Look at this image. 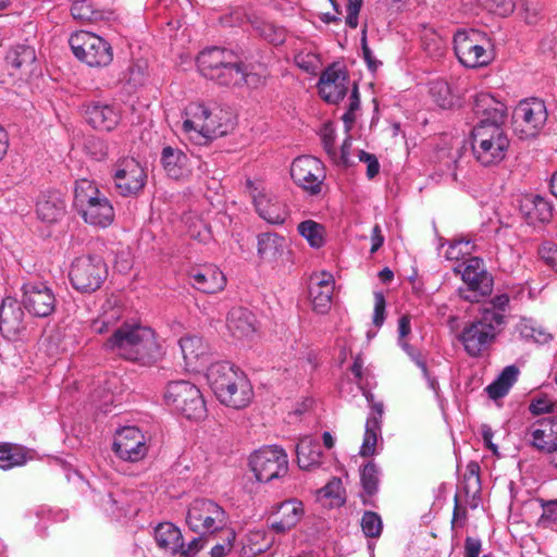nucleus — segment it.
<instances>
[{"instance_id": "f257e3e1", "label": "nucleus", "mask_w": 557, "mask_h": 557, "mask_svg": "<svg viewBox=\"0 0 557 557\" xmlns=\"http://www.w3.org/2000/svg\"><path fill=\"white\" fill-rule=\"evenodd\" d=\"M121 308L110 307L95 320L90 329L94 333L103 334L112 331L104 347L123 359L150 364L161 356V347L154 331L140 324L123 323L116 326L121 319Z\"/></svg>"}, {"instance_id": "f03ea898", "label": "nucleus", "mask_w": 557, "mask_h": 557, "mask_svg": "<svg viewBox=\"0 0 557 557\" xmlns=\"http://www.w3.org/2000/svg\"><path fill=\"white\" fill-rule=\"evenodd\" d=\"M197 62L200 73L221 86L257 87L263 82L260 75L247 72L242 58L226 48H208L200 52Z\"/></svg>"}, {"instance_id": "7ed1b4c3", "label": "nucleus", "mask_w": 557, "mask_h": 557, "mask_svg": "<svg viewBox=\"0 0 557 557\" xmlns=\"http://www.w3.org/2000/svg\"><path fill=\"white\" fill-rule=\"evenodd\" d=\"M73 206L90 225L104 228L114 221V209L110 200L89 180L76 181Z\"/></svg>"}, {"instance_id": "20e7f679", "label": "nucleus", "mask_w": 557, "mask_h": 557, "mask_svg": "<svg viewBox=\"0 0 557 557\" xmlns=\"http://www.w3.org/2000/svg\"><path fill=\"white\" fill-rule=\"evenodd\" d=\"M502 331V318L486 311L468 322L458 334V339L468 356L478 358L490 349Z\"/></svg>"}, {"instance_id": "39448f33", "label": "nucleus", "mask_w": 557, "mask_h": 557, "mask_svg": "<svg viewBox=\"0 0 557 557\" xmlns=\"http://www.w3.org/2000/svg\"><path fill=\"white\" fill-rule=\"evenodd\" d=\"M474 158L484 166L502 162L509 148V139L503 126L475 125L471 133Z\"/></svg>"}, {"instance_id": "423d86ee", "label": "nucleus", "mask_w": 557, "mask_h": 557, "mask_svg": "<svg viewBox=\"0 0 557 557\" xmlns=\"http://www.w3.org/2000/svg\"><path fill=\"white\" fill-rule=\"evenodd\" d=\"M183 132L197 145H207L226 132L218 115L200 102H191L184 110Z\"/></svg>"}, {"instance_id": "0eeeda50", "label": "nucleus", "mask_w": 557, "mask_h": 557, "mask_svg": "<svg viewBox=\"0 0 557 557\" xmlns=\"http://www.w3.org/2000/svg\"><path fill=\"white\" fill-rule=\"evenodd\" d=\"M185 521L191 532L211 536L226 528L227 513L216 502L197 498L189 504Z\"/></svg>"}, {"instance_id": "6e6552de", "label": "nucleus", "mask_w": 557, "mask_h": 557, "mask_svg": "<svg viewBox=\"0 0 557 557\" xmlns=\"http://www.w3.org/2000/svg\"><path fill=\"white\" fill-rule=\"evenodd\" d=\"M164 403L187 419L199 420L207 408L200 389L189 381L170 382L163 393Z\"/></svg>"}, {"instance_id": "1a4fd4ad", "label": "nucleus", "mask_w": 557, "mask_h": 557, "mask_svg": "<svg viewBox=\"0 0 557 557\" xmlns=\"http://www.w3.org/2000/svg\"><path fill=\"white\" fill-rule=\"evenodd\" d=\"M490 40L476 29L458 30L454 36V49L459 62L467 67H480L492 61Z\"/></svg>"}, {"instance_id": "9d476101", "label": "nucleus", "mask_w": 557, "mask_h": 557, "mask_svg": "<svg viewBox=\"0 0 557 557\" xmlns=\"http://www.w3.org/2000/svg\"><path fill=\"white\" fill-rule=\"evenodd\" d=\"M455 272L460 273L466 288H459V296L469 302H479L482 297L493 290V277L484 269L482 259L471 257L455 267Z\"/></svg>"}, {"instance_id": "9b49d317", "label": "nucleus", "mask_w": 557, "mask_h": 557, "mask_svg": "<svg viewBox=\"0 0 557 557\" xmlns=\"http://www.w3.org/2000/svg\"><path fill=\"white\" fill-rule=\"evenodd\" d=\"M69 44L75 57L89 66H107L113 59L109 42L96 34L77 32L70 37Z\"/></svg>"}, {"instance_id": "f8f14e48", "label": "nucleus", "mask_w": 557, "mask_h": 557, "mask_svg": "<svg viewBox=\"0 0 557 557\" xmlns=\"http://www.w3.org/2000/svg\"><path fill=\"white\" fill-rule=\"evenodd\" d=\"M547 120V110L543 100L531 98L522 100L513 109L511 124L513 133L521 139L535 137Z\"/></svg>"}, {"instance_id": "ddd939ff", "label": "nucleus", "mask_w": 557, "mask_h": 557, "mask_svg": "<svg viewBox=\"0 0 557 557\" xmlns=\"http://www.w3.org/2000/svg\"><path fill=\"white\" fill-rule=\"evenodd\" d=\"M249 467L259 482L280 479L288 472L287 454L276 445L261 447L249 457Z\"/></svg>"}, {"instance_id": "4468645a", "label": "nucleus", "mask_w": 557, "mask_h": 557, "mask_svg": "<svg viewBox=\"0 0 557 557\" xmlns=\"http://www.w3.org/2000/svg\"><path fill=\"white\" fill-rule=\"evenodd\" d=\"M108 274L107 267L99 256H81L70 269L72 286L82 293H92L100 288Z\"/></svg>"}, {"instance_id": "2eb2a0df", "label": "nucleus", "mask_w": 557, "mask_h": 557, "mask_svg": "<svg viewBox=\"0 0 557 557\" xmlns=\"http://www.w3.org/2000/svg\"><path fill=\"white\" fill-rule=\"evenodd\" d=\"M246 191L259 216L270 224H283L289 215L286 203L272 194L262 181L247 178Z\"/></svg>"}, {"instance_id": "dca6fc26", "label": "nucleus", "mask_w": 557, "mask_h": 557, "mask_svg": "<svg viewBox=\"0 0 557 557\" xmlns=\"http://www.w3.org/2000/svg\"><path fill=\"white\" fill-rule=\"evenodd\" d=\"M525 442L549 456V463L557 468V418L546 417L531 423L524 433Z\"/></svg>"}, {"instance_id": "f3484780", "label": "nucleus", "mask_w": 557, "mask_h": 557, "mask_svg": "<svg viewBox=\"0 0 557 557\" xmlns=\"http://www.w3.org/2000/svg\"><path fill=\"white\" fill-rule=\"evenodd\" d=\"M115 190L124 197L137 195L146 185L147 174L134 158H121L112 169Z\"/></svg>"}, {"instance_id": "a211bd4d", "label": "nucleus", "mask_w": 557, "mask_h": 557, "mask_svg": "<svg viewBox=\"0 0 557 557\" xmlns=\"http://www.w3.org/2000/svg\"><path fill=\"white\" fill-rule=\"evenodd\" d=\"M290 176L294 183L310 195L322 190L325 172L322 162L311 156L296 158L290 165Z\"/></svg>"}, {"instance_id": "6ab92c4d", "label": "nucleus", "mask_w": 557, "mask_h": 557, "mask_svg": "<svg viewBox=\"0 0 557 557\" xmlns=\"http://www.w3.org/2000/svg\"><path fill=\"white\" fill-rule=\"evenodd\" d=\"M22 304L30 314L47 318L54 312L57 298L47 282H26L22 286Z\"/></svg>"}, {"instance_id": "aec40b11", "label": "nucleus", "mask_w": 557, "mask_h": 557, "mask_svg": "<svg viewBox=\"0 0 557 557\" xmlns=\"http://www.w3.org/2000/svg\"><path fill=\"white\" fill-rule=\"evenodd\" d=\"M113 449L121 459L136 462L148 453L147 438L138 428L125 426L116 433Z\"/></svg>"}, {"instance_id": "412c9836", "label": "nucleus", "mask_w": 557, "mask_h": 557, "mask_svg": "<svg viewBox=\"0 0 557 557\" xmlns=\"http://www.w3.org/2000/svg\"><path fill=\"white\" fill-rule=\"evenodd\" d=\"M473 112L478 117L476 125L503 126L507 108L488 92H478L473 99Z\"/></svg>"}, {"instance_id": "4be33fe9", "label": "nucleus", "mask_w": 557, "mask_h": 557, "mask_svg": "<svg viewBox=\"0 0 557 557\" xmlns=\"http://www.w3.org/2000/svg\"><path fill=\"white\" fill-rule=\"evenodd\" d=\"M334 277L331 273H314L309 278V296L313 310L318 313H326L331 308L334 293Z\"/></svg>"}, {"instance_id": "5701e85b", "label": "nucleus", "mask_w": 557, "mask_h": 557, "mask_svg": "<svg viewBox=\"0 0 557 557\" xmlns=\"http://www.w3.org/2000/svg\"><path fill=\"white\" fill-rule=\"evenodd\" d=\"M348 77L344 71L335 66L327 67L319 79V94L329 103H337L348 89Z\"/></svg>"}, {"instance_id": "b1692460", "label": "nucleus", "mask_w": 557, "mask_h": 557, "mask_svg": "<svg viewBox=\"0 0 557 557\" xmlns=\"http://www.w3.org/2000/svg\"><path fill=\"white\" fill-rule=\"evenodd\" d=\"M86 121L96 129L110 132L120 123V112L111 104L92 101L84 104Z\"/></svg>"}, {"instance_id": "393cba45", "label": "nucleus", "mask_w": 557, "mask_h": 557, "mask_svg": "<svg viewBox=\"0 0 557 557\" xmlns=\"http://www.w3.org/2000/svg\"><path fill=\"white\" fill-rule=\"evenodd\" d=\"M24 312L20 302L5 297L0 306V332L8 339H14L24 329Z\"/></svg>"}, {"instance_id": "a878e982", "label": "nucleus", "mask_w": 557, "mask_h": 557, "mask_svg": "<svg viewBox=\"0 0 557 557\" xmlns=\"http://www.w3.org/2000/svg\"><path fill=\"white\" fill-rule=\"evenodd\" d=\"M245 373L230 362H216L208 368L207 380L215 396L226 387L236 386L238 380L245 377Z\"/></svg>"}, {"instance_id": "bb28decb", "label": "nucleus", "mask_w": 557, "mask_h": 557, "mask_svg": "<svg viewBox=\"0 0 557 557\" xmlns=\"http://www.w3.org/2000/svg\"><path fill=\"white\" fill-rule=\"evenodd\" d=\"M191 285L199 292L214 294L224 289L226 277L216 267L206 265L189 273Z\"/></svg>"}, {"instance_id": "cd10ccee", "label": "nucleus", "mask_w": 557, "mask_h": 557, "mask_svg": "<svg viewBox=\"0 0 557 557\" xmlns=\"http://www.w3.org/2000/svg\"><path fill=\"white\" fill-rule=\"evenodd\" d=\"M161 164L173 180H186L191 174L188 156L181 149L166 146L161 151Z\"/></svg>"}, {"instance_id": "c85d7f7f", "label": "nucleus", "mask_w": 557, "mask_h": 557, "mask_svg": "<svg viewBox=\"0 0 557 557\" xmlns=\"http://www.w3.org/2000/svg\"><path fill=\"white\" fill-rule=\"evenodd\" d=\"M8 66H10L11 75L20 77H28L36 69L35 49L26 45H17L10 49L5 57Z\"/></svg>"}, {"instance_id": "c756f323", "label": "nucleus", "mask_w": 557, "mask_h": 557, "mask_svg": "<svg viewBox=\"0 0 557 557\" xmlns=\"http://www.w3.org/2000/svg\"><path fill=\"white\" fill-rule=\"evenodd\" d=\"M304 516V505L297 499H288L277 506L271 527L278 533L293 529Z\"/></svg>"}, {"instance_id": "7c9ffc66", "label": "nucleus", "mask_w": 557, "mask_h": 557, "mask_svg": "<svg viewBox=\"0 0 557 557\" xmlns=\"http://www.w3.org/2000/svg\"><path fill=\"white\" fill-rule=\"evenodd\" d=\"M230 334L237 339H248L256 333V318L248 309L233 308L226 319Z\"/></svg>"}, {"instance_id": "2f4dec72", "label": "nucleus", "mask_w": 557, "mask_h": 557, "mask_svg": "<svg viewBox=\"0 0 557 557\" xmlns=\"http://www.w3.org/2000/svg\"><path fill=\"white\" fill-rule=\"evenodd\" d=\"M520 211L529 224L547 223L553 216L552 205L539 195L524 196L520 201Z\"/></svg>"}, {"instance_id": "473e14b6", "label": "nucleus", "mask_w": 557, "mask_h": 557, "mask_svg": "<svg viewBox=\"0 0 557 557\" xmlns=\"http://www.w3.org/2000/svg\"><path fill=\"white\" fill-rule=\"evenodd\" d=\"M178 344L185 364L191 370H197L199 364H203L208 361L209 346L202 337L186 335L180 339Z\"/></svg>"}, {"instance_id": "72a5a7b5", "label": "nucleus", "mask_w": 557, "mask_h": 557, "mask_svg": "<svg viewBox=\"0 0 557 557\" xmlns=\"http://www.w3.org/2000/svg\"><path fill=\"white\" fill-rule=\"evenodd\" d=\"M286 238L277 233H261L257 236L258 257L267 263H276L284 255Z\"/></svg>"}, {"instance_id": "f704fd0d", "label": "nucleus", "mask_w": 557, "mask_h": 557, "mask_svg": "<svg viewBox=\"0 0 557 557\" xmlns=\"http://www.w3.org/2000/svg\"><path fill=\"white\" fill-rule=\"evenodd\" d=\"M238 384L236 386L226 387L223 392H221L216 398L224 404L225 406L240 409L245 408L249 405L252 399L253 392L251 384L247 376L239 379Z\"/></svg>"}, {"instance_id": "c9c22d12", "label": "nucleus", "mask_w": 557, "mask_h": 557, "mask_svg": "<svg viewBox=\"0 0 557 557\" xmlns=\"http://www.w3.org/2000/svg\"><path fill=\"white\" fill-rule=\"evenodd\" d=\"M154 540L159 548L170 555L178 554L183 547L181 530L171 522H162L154 529Z\"/></svg>"}, {"instance_id": "e433bc0d", "label": "nucleus", "mask_w": 557, "mask_h": 557, "mask_svg": "<svg viewBox=\"0 0 557 557\" xmlns=\"http://www.w3.org/2000/svg\"><path fill=\"white\" fill-rule=\"evenodd\" d=\"M297 462L300 469L309 470L321 463L320 443L310 436L302 437L296 446Z\"/></svg>"}, {"instance_id": "4c0bfd02", "label": "nucleus", "mask_w": 557, "mask_h": 557, "mask_svg": "<svg viewBox=\"0 0 557 557\" xmlns=\"http://www.w3.org/2000/svg\"><path fill=\"white\" fill-rule=\"evenodd\" d=\"M38 218L47 223H54L65 214V201L58 194L42 196L37 202Z\"/></svg>"}, {"instance_id": "58836bf2", "label": "nucleus", "mask_w": 557, "mask_h": 557, "mask_svg": "<svg viewBox=\"0 0 557 557\" xmlns=\"http://www.w3.org/2000/svg\"><path fill=\"white\" fill-rule=\"evenodd\" d=\"M26 455L24 448L12 444H0V469L8 470L24 465Z\"/></svg>"}, {"instance_id": "ea45409f", "label": "nucleus", "mask_w": 557, "mask_h": 557, "mask_svg": "<svg viewBox=\"0 0 557 557\" xmlns=\"http://www.w3.org/2000/svg\"><path fill=\"white\" fill-rule=\"evenodd\" d=\"M382 425H379L374 419H367L363 442L360 447V456L370 457L375 454L377 440L381 435Z\"/></svg>"}, {"instance_id": "a19ab883", "label": "nucleus", "mask_w": 557, "mask_h": 557, "mask_svg": "<svg viewBox=\"0 0 557 557\" xmlns=\"http://www.w3.org/2000/svg\"><path fill=\"white\" fill-rule=\"evenodd\" d=\"M298 232L311 247L320 248L324 245V228L321 224L307 220L298 225Z\"/></svg>"}, {"instance_id": "79ce46f5", "label": "nucleus", "mask_w": 557, "mask_h": 557, "mask_svg": "<svg viewBox=\"0 0 557 557\" xmlns=\"http://www.w3.org/2000/svg\"><path fill=\"white\" fill-rule=\"evenodd\" d=\"M360 480L363 491L368 495L377 492L380 482V470L373 461H369L361 470Z\"/></svg>"}, {"instance_id": "37998d69", "label": "nucleus", "mask_w": 557, "mask_h": 557, "mask_svg": "<svg viewBox=\"0 0 557 557\" xmlns=\"http://www.w3.org/2000/svg\"><path fill=\"white\" fill-rule=\"evenodd\" d=\"M474 244L470 239H454L449 242L444 256L447 260L459 261L474 250Z\"/></svg>"}, {"instance_id": "c03bdc74", "label": "nucleus", "mask_w": 557, "mask_h": 557, "mask_svg": "<svg viewBox=\"0 0 557 557\" xmlns=\"http://www.w3.org/2000/svg\"><path fill=\"white\" fill-rule=\"evenodd\" d=\"M518 331L522 337L541 344L547 343L552 338L549 333L537 327L531 320H522L518 324Z\"/></svg>"}, {"instance_id": "a18cd8bd", "label": "nucleus", "mask_w": 557, "mask_h": 557, "mask_svg": "<svg viewBox=\"0 0 557 557\" xmlns=\"http://www.w3.org/2000/svg\"><path fill=\"white\" fill-rule=\"evenodd\" d=\"M543 512L536 521L540 529H554L557 527V499L542 502Z\"/></svg>"}, {"instance_id": "49530a36", "label": "nucleus", "mask_w": 557, "mask_h": 557, "mask_svg": "<svg viewBox=\"0 0 557 557\" xmlns=\"http://www.w3.org/2000/svg\"><path fill=\"white\" fill-rule=\"evenodd\" d=\"M480 466L478 462H469L463 476V490L467 495L472 494L473 496L479 493L481 487L480 482Z\"/></svg>"}, {"instance_id": "de8ad7c7", "label": "nucleus", "mask_w": 557, "mask_h": 557, "mask_svg": "<svg viewBox=\"0 0 557 557\" xmlns=\"http://www.w3.org/2000/svg\"><path fill=\"white\" fill-rule=\"evenodd\" d=\"M362 532L367 537H379L383 523L381 517L373 511H366L361 518Z\"/></svg>"}, {"instance_id": "09e8293b", "label": "nucleus", "mask_w": 557, "mask_h": 557, "mask_svg": "<svg viewBox=\"0 0 557 557\" xmlns=\"http://www.w3.org/2000/svg\"><path fill=\"white\" fill-rule=\"evenodd\" d=\"M508 306L509 297L506 294L497 295L480 310V313L488 311L498 314L502 318V327L504 329L506 324L505 312Z\"/></svg>"}, {"instance_id": "8fccbe9b", "label": "nucleus", "mask_w": 557, "mask_h": 557, "mask_svg": "<svg viewBox=\"0 0 557 557\" xmlns=\"http://www.w3.org/2000/svg\"><path fill=\"white\" fill-rule=\"evenodd\" d=\"M220 533H222L223 542L215 544L210 552L211 557H224L226 556L233 548L236 533L233 529L224 528Z\"/></svg>"}, {"instance_id": "3c124183", "label": "nucleus", "mask_w": 557, "mask_h": 557, "mask_svg": "<svg viewBox=\"0 0 557 557\" xmlns=\"http://www.w3.org/2000/svg\"><path fill=\"white\" fill-rule=\"evenodd\" d=\"M71 14L75 20L82 22H91L97 18L98 13L92 9L87 0L75 1L71 5Z\"/></svg>"}, {"instance_id": "603ef678", "label": "nucleus", "mask_w": 557, "mask_h": 557, "mask_svg": "<svg viewBox=\"0 0 557 557\" xmlns=\"http://www.w3.org/2000/svg\"><path fill=\"white\" fill-rule=\"evenodd\" d=\"M555 406L556 404L547 395H541L531 400L529 410L532 414L539 416L546 412H553Z\"/></svg>"}, {"instance_id": "864d4df0", "label": "nucleus", "mask_w": 557, "mask_h": 557, "mask_svg": "<svg viewBox=\"0 0 557 557\" xmlns=\"http://www.w3.org/2000/svg\"><path fill=\"white\" fill-rule=\"evenodd\" d=\"M540 258L557 272V245L553 242H545L539 248Z\"/></svg>"}, {"instance_id": "5fc2aeb1", "label": "nucleus", "mask_w": 557, "mask_h": 557, "mask_svg": "<svg viewBox=\"0 0 557 557\" xmlns=\"http://www.w3.org/2000/svg\"><path fill=\"white\" fill-rule=\"evenodd\" d=\"M208 534H198L197 537L193 539L188 544L183 543L182 549L178 554L184 557H194L198 552L205 548L208 543Z\"/></svg>"}, {"instance_id": "6e6d98bb", "label": "nucleus", "mask_w": 557, "mask_h": 557, "mask_svg": "<svg viewBox=\"0 0 557 557\" xmlns=\"http://www.w3.org/2000/svg\"><path fill=\"white\" fill-rule=\"evenodd\" d=\"M363 0H348L346 10H347V16H346V24L350 28H356L358 26V16L360 9L362 7Z\"/></svg>"}, {"instance_id": "4d7b16f0", "label": "nucleus", "mask_w": 557, "mask_h": 557, "mask_svg": "<svg viewBox=\"0 0 557 557\" xmlns=\"http://www.w3.org/2000/svg\"><path fill=\"white\" fill-rule=\"evenodd\" d=\"M385 313V298L382 293H375L374 295V312H373V324L381 326L384 322Z\"/></svg>"}, {"instance_id": "13d9d810", "label": "nucleus", "mask_w": 557, "mask_h": 557, "mask_svg": "<svg viewBox=\"0 0 557 557\" xmlns=\"http://www.w3.org/2000/svg\"><path fill=\"white\" fill-rule=\"evenodd\" d=\"M359 159L367 163V176L373 178L380 171L377 158L374 154L361 150L359 152Z\"/></svg>"}, {"instance_id": "bf43d9fd", "label": "nucleus", "mask_w": 557, "mask_h": 557, "mask_svg": "<svg viewBox=\"0 0 557 557\" xmlns=\"http://www.w3.org/2000/svg\"><path fill=\"white\" fill-rule=\"evenodd\" d=\"M342 491V481L338 478H333L325 486H323L319 494L326 498H339Z\"/></svg>"}, {"instance_id": "052dcab7", "label": "nucleus", "mask_w": 557, "mask_h": 557, "mask_svg": "<svg viewBox=\"0 0 557 557\" xmlns=\"http://www.w3.org/2000/svg\"><path fill=\"white\" fill-rule=\"evenodd\" d=\"M519 375V369L511 364L507 366L502 373L497 376V379L503 382L507 388H511L512 385L516 383Z\"/></svg>"}, {"instance_id": "680f3d73", "label": "nucleus", "mask_w": 557, "mask_h": 557, "mask_svg": "<svg viewBox=\"0 0 557 557\" xmlns=\"http://www.w3.org/2000/svg\"><path fill=\"white\" fill-rule=\"evenodd\" d=\"M482 542L480 539L467 536L465 540V557H480Z\"/></svg>"}, {"instance_id": "e2e57ef3", "label": "nucleus", "mask_w": 557, "mask_h": 557, "mask_svg": "<svg viewBox=\"0 0 557 557\" xmlns=\"http://www.w3.org/2000/svg\"><path fill=\"white\" fill-rule=\"evenodd\" d=\"M485 391L490 398L496 400L506 396L510 389L507 388L503 382L496 379L493 383L486 386Z\"/></svg>"}, {"instance_id": "0e129e2a", "label": "nucleus", "mask_w": 557, "mask_h": 557, "mask_svg": "<svg viewBox=\"0 0 557 557\" xmlns=\"http://www.w3.org/2000/svg\"><path fill=\"white\" fill-rule=\"evenodd\" d=\"M323 147L332 159H336V151L334 148L335 135L332 128H325L322 135Z\"/></svg>"}, {"instance_id": "69168bd1", "label": "nucleus", "mask_w": 557, "mask_h": 557, "mask_svg": "<svg viewBox=\"0 0 557 557\" xmlns=\"http://www.w3.org/2000/svg\"><path fill=\"white\" fill-rule=\"evenodd\" d=\"M361 48H362V55L367 64L370 69H375L377 66L376 61L373 59L372 51L368 47L367 42V28L363 27L362 35H361Z\"/></svg>"}, {"instance_id": "338daca9", "label": "nucleus", "mask_w": 557, "mask_h": 557, "mask_svg": "<svg viewBox=\"0 0 557 557\" xmlns=\"http://www.w3.org/2000/svg\"><path fill=\"white\" fill-rule=\"evenodd\" d=\"M315 55L299 53L295 57V62L300 69L305 70L306 72H311L315 67Z\"/></svg>"}, {"instance_id": "774afa93", "label": "nucleus", "mask_w": 557, "mask_h": 557, "mask_svg": "<svg viewBox=\"0 0 557 557\" xmlns=\"http://www.w3.org/2000/svg\"><path fill=\"white\" fill-rule=\"evenodd\" d=\"M351 147V140L350 137H347L342 147H341V153H336V159H333L336 163L343 164V165H349V150Z\"/></svg>"}]
</instances>
